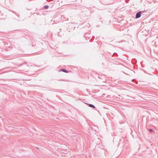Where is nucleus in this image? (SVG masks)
<instances>
[{"instance_id":"f257e3e1","label":"nucleus","mask_w":158,"mask_h":158,"mask_svg":"<svg viewBox=\"0 0 158 158\" xmlns=\"http://www.w3.org/2000/svg\"><path fill=\"white\" fill-rule=\"evenodd\" d=\"M141 15V12L139 11L136 14L135 16V18L137 19L139 18Z\"/></svg>"},{"instance_id":"f03ea898","label":"nucleus","mask_w":158,"mask_h":158,"mask_svg":"<svg viewBox=\"0 0 158 158\" xmlns=\"http://www.w3.org/2000/svg\"><path fill=\"white\" fill-rule=\"evenodd\" d=\"M89 106L90 107L95 108V106L91 104H89Z\"/></svg>"},{"instance_id":"7ed1b4c3","label":"nucleus","mask_w":158,"mask_h":158,"mask_svg":"<svg viewBox=\"0 0 158 158\" xmlns=\"http://www.w3.org/2000/svg\"><path fill=\"white\" fill-rule=\"evenodd\" d=\"M60 71L66 73H68V71L67 70H65L64 69H61L60 70Z\"/></svg>"},{"instance_id":"20e7f679","label":"nucleus","mask_w":158,"mask_h":158,"mask_svg":"<svg viewBox=\"0 0 158 158\" xmlns=\"http://www.w3.org/2000/svg\"><path fill=\"white\" fill-rule=\"evenodd\" d=\"M49 7V6L48 5L45 6H44V8L45 9L47 10V9Z\"/></svg>"},{"instance_id":"39448f33","label":"nucleus","mask_w":158,"mask_h":158,"mask_svg":"<svg viewBox=\"0 0 158 158\" xmlns=\"http://www.w3.org/2000/svg\"><path fill=\"white\" fill-rule=\"evenodd\" d=\"M150 131H151V132H152V131H153V130H152V129H150Z\"/></svg>"}]
</instances>
